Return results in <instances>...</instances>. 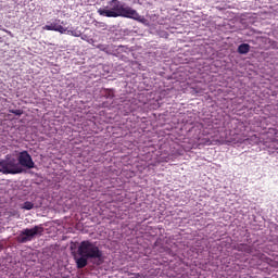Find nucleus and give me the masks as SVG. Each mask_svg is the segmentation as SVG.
<instances>
[{"instance_id": "nucleus-1", "label": "nucleus", "mask_w": 278, "mask_h": 278, "mask_svg": "<svg viewBox=\"0 0 278 278\" xmlns=\"http://www.w3.org/2000/svg\"><path fill=\"white\" fill-rule=\"evenodd\" d=\"M98 14L100 16H105L106 18L122 17V18H132L134 21H140L141 18L138 11L121 2V0L109 1L106 8L98 9Z\"/></svg>"}, {"instance_id": "nucleus-2", "label": "nucleus", "mask_w": 278, "mask_h": 278, "mask_svg": "<svg viewBox=\"0 0 278 278\" xmlns=\"http://www.w3.org/2000/svg\"><path fill=\"white\" fill-rule=\"evenodd\" d=\"M77 253L79 257L75 256L76 268L81 269L88 266V260H103V251L99 249L96 242L90 240L81 241L78 245Z\"/></svg>"}, {"instance_id": "nucleus-3", "label": "nucleus", "mask_w": 278, "mask_h": 278, "mask_svg": "<svg viewBox=\"0 0 278 278\" xmlns=\"http://www.w3.org/2000/svg\"><path fill=\"white\" fill-rule=\"evenodd\" d=\"M42 233H45V227H42V225H38L34 226L33 228L21 230L15 240L20 244H25L27 242H31L34 238L42 236Z\"/></svg>"}, {"instance_id": "nucleus-4", "label": "nucleus", "mask_w": 278, "mask_h": 278, "mask_svg": "<svg viewBox=\"0 0 278 278\" xmlns=\"http://www.w3.org/2000/svg\"><path fill=\"white\" fill-rule=\"evenodd\" d=\"M0 173H3V175H18L23 173V167L18 165L16 159L7 157L0 161Z\"/></svg>"}, {"instance_id": "nucleus-5", "label": "nucleus", "mask_w": 278, "mask_h": 278, "mask_svg": "<svg viewBox=\"0 0 278 278\" xmlns=\"http://www.w3.org/2000/svg\"><path fill=\"white\" fill-rule=\"evenodd\" d=\"M46 31H59V34H67L70 36H74V38H79L81 36V31L79 30H68L67 27H64L58 23H51L50 25H46L42 27Z\"/></svg>"}, {"instance_id": "nucleus-6", "label": "nucleus", "mask_w": 278, "mask_h": 278, "mask_svg": "<svg viewBox=\"0 0 278 278\" xmlns=\"http://www.w3.org/2000/svg\"><path fill=\"white\" fill-rule=\"evenodd\" d=\"M17 164L18 166H24V168H34L36 166V163H34V159H31V155L27 151L20 152L17 156Z\"/></svg>"}, {"instance_id": "nucleus-7", "label": "nucleus", "mask_w": 278, "mask_h": 278, "mask_svg": "<svg viewBox=\"0 0 278 278\" xmlns=\"http://www.w3.org/2000/svg\"><path fill=\"white\" fill-rule=\"evenodd\" d=\"M249 51H251V46L249 43H241L238 47V53H240V55H247Z\"/></svg>"}, {"instance_id": "nucleus-8", "label": "nucleus", "mask_w": 278, "mask_h": 278, "mask_svg": "<svg viewBox=\"0 0 278 278\" xmlns=\"http://www.w3.org/2000/svg\"><path fill=\"white\" fill-rule=\"evenodd\" d=\"M22 210H34V202H24V204L22 205Z\"/></svg>"}, {"instance_id": "nucleus-9", "label": "nucleus", "mask_w": 278, "mask_h": 278, "mask_svg": "<svg viewBox=\"0 0 278 278\" xmlns=\"http://www.w3.org/2000/svg\"><path fill=\"white\" fill-rule=\"evenodd\" d=\"M10 113L15 116H23V110H10Z\"/></svg>"}, {"instance_id": "nucleus-10", "label": "nucleus", "mask_w": 278, "mask_h": 278, "mask_svg": "<svg viewBox=\"0 0 278 278\" xmlns=\"http://www.w3.org/2000/svg\"><path fill=\"white\" fill-rule=\"evenodd\" d=\"M136 275V277H140V274H135Z\"/></svg>"}, {"instance_id": "nucleus-11", "label": "nucleus", "mask_w": 278, "mask_h": 278, "mask_svg": "<svg viewBox=\"0 0 278 278\" xmlns=\"http://www.w3.org/2000/svg\"><path fill=\"white\" fill-rule=\"evenodd\" d=\"M56 23H60V20H55Z\"/></svg>"}, {"instance_id": "nucleus-12", "label": "nucleus", "mask_w": 278, "mask_h": 278, "mask_svg": "<svg viewBox=\"0 0 278 278\" xmlns=\"http://www.w3.org/2000/svg\"><path fill=\"white\" fill-rule=\"evenodd\" d=\"M62 25H64V22H61Z\"/></svg>"}]
</instances>
